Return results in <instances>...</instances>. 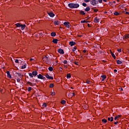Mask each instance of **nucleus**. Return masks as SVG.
Listing matches in <instances>:
<instances>
[{"instance_id":"nucleus-1","label":"nucleus","mask_w":129,"mask_h":129,"mask_svg":"<svg viewBox=\"0 0 129 129\" xmlns=\"http://www.w3.org/2000/svg\"><path fill=\"white\" fill-rule=\"evenodd\" d=\"M68 7L69 8L73 9L79 8L80 6L79 4L70 3L68 4Z\"/></svg>"},{"instance_id":"nucleus-2","label":"nucleus","mask_w":129,"mask_h":129,"mask_svg":"<svg viewBox=\"0 0 129 129\" xmlns=\"http://www.w3.org/2000/svg\"><path fill=\"white\" fill-rule=\"evenodd\" d=\"M38 75V72L37 71H33L32 73H29V76L31 78H32L34 77H36Z\"/></svg>"},{"instance_id":"nucleus-3","label":"nucleus","mask_w":129,"mask_h":129,"mask_svg":"<svg viewBox=\"0 0 129 129\" xmlns=\"http://www.w3.org/2000/svg\"><path fill=\"white\" fill-rule=\"evenodd\" d=\"M17 27H21V30H23L25 27H26V25L25 24H20L19 23H16L15 24Z\"/></svg>"},{"instance_id":"nucleus-4","label":"nucleus","mask_w":129,"mask_h":129,"mask_svg":"<svg viewBox=\"0 0 129 129\" xmlns=\"http://www.w3.org/2000/svg\"><path fill=\"white\" fill-rule=\"evenodd\" d=\"M90 4L92 6H96L97 4H98V2L96 0H91Z\"/></svg>"},{"instance_id":"nucleus-5","label":"nucleus","mask_w":129,"mask_h":129,"mask_svg":"<svg viewBox=\"0 0 129 129\" xmlns=\"http://www.w3.org/2000/svg\"><path fill=\"white\" fill-rule=\"evenodd\" d=\"M37 77H38V79H41V80H45V77H43L41 74H39L38 75H37Z\"/></svg>"},{"instance_id":"nucleus-6","label":"nucleus","mask_w":129,"mask_h":129,"mask_svg":"<svg viewBox=\"0 0 129 129\" xmlns=\"http://www.w3.org/2000/svg\"><path fill=\"white\" fill-rule=\"evenodd\" d=\"M63 24L65 26V27H66L68 29H70V26H71V25L70 24V22H64Z\"/></svg>"},{"instance_id":"nucleus-7","label":"nucleus","mask_w":129,"mask_h":129,"mask_svg":"<svg viewBox=\"0 0 129 129\" xmlns=\"http://www.w3.org/2000/svg\"><path fill=\"white\" fill-rule=\"evenodd\" d=\"M57 52L60 54H63L64 53L63 49L59 48L57 50Z\"/></svg>"},{"instance_id":"nucleus-8","label":"nucleus","mask_w":129,"mask_h":129,"mask_svg":"<svg viewBox=\"0 0 129 129\" xmlns=\"http://www.w3.org/2000/svg\"><path fill=\"white\" fill-rule=\"evenodd\" d=\"M47 14L51 18H53L55 16V14H54L52 12H48Z\"/></svg>"},{"instance_id":"nucleus-9","label":"nucleus","mask_w":129,"mask_h":129,"mask_svg":"<svg viewBox=\"0 0 129 129\" xmlns=\"http://www.w3.org/2000/svg\"><path fill=\"white\" fill-rule=\"evenodd\" d=\"M128 38H129V34L123 36V39H127Z\"/></svg>"},{"instance_id":"nucleus-10","label":"nucleus","mask_w":129,"mask_h":129,"mask_svg":"<svg viewBox=\"0 0 129 129\" xmlns=\"http://www.w3.org/2000/svg\"><path fill=\"white\" fill-rule=\"evenodd\" d=\"M7 78H9V79H12V76L10 74V71H7Z\"/></svg>"},{"instance_id":"nucleus-11","label":"nucleus","mask_w":129,"mask_h":129,"mask_svg":"<svg viewBox=\"0 0 129 129\" xmlns=\"http://www.w3.org/2000/svg\"><path fill=\"white\" fill-rule=\"evenodd\" d=\"M94 21L95 23H99V19H98L97 17H96L94 18Z\"/></svg>"},{"instance_id":"nucleus-12","label":"nucleus","mask_w":129,"mask_h":129,"mask_svg":"<svg viewBox=\"0 0 129 129\" xmlns=\"http://www.w3.org/2000/svg\"><path fill=\"white\" fill-rule=\"evenodd\" d=\"M42 60H43L45 62H47L48 61V57L45 56L44 57L42 58Z\"/></svg>"},{"instance_id":"nucleus-13","label":"nucleus","mask_w":129,"mask_h":129,"mask_svg":"<svg viewBox=\"0 0 129 129\" xmlns=\"http://www.w3.org/2000/svg\"><path fill=\"white\" fill-rule=\"evenodd\" d=\"M52 42H53L54 44L58 43V39H53L52 41Z\"/></svg>"},{"instance_id":"nucleus-14","label":"nucleus","mask_w":129,"mask_h":129,"mask_svg":"<svg viewBox=\"0 0 129 129\" xmlns=\"http://www.w3.org/2000/svg\"><path fill=\"white\" fill-rule=\"evenodd\" d=\"M60 24V22L59 21H54V25H59Z\"/></svg>"},{"instance_id":"nucleus-15","label":"nucleus","mask_w":129,"mask_h":129,"mask_svg":"<svg viewBox=\"0 0 129 129\" xmlns=\"http://www.w3.org/2000/svg\"><path fill=\"white\" fill-rule=\"evenodd\" d=\"M114 120V117H108V121L112 122Z\"/></svg>"},{"instance_id":"nucleus-16","label":"nucleus","mask_w":129,"mask_h":129,"mask_svg":"<svg viewBox=\"0 0 129 129\" xmlns=\"http://www.w3.org/2000/svg\"><path fill=\"white\" fill-rule=\"evenodd\" d=\"M75 44H76V42H74V41L70 42V45H71V46H73Z\"/></svg>"},{"instance_id":"nucleus-17","label":"nucleus","mask_w":129,"mask_h":129,"mask_svg":"<svg viewBox=\"0 0 129 129\" xmlns=\"http://www.w3.org/2000/svg\"><path fill=\"white\" fill-rule=\"evenodd\" d=\"M116 63L117 64H118V65H120L121 64H122V62L119 60H116Z\"/></svg>"},{"instance_id":"nucleus-18","label":"nucleus","mask_w":129,"mask_h":129,"mask_svg":"<svg viewBox=\"0 0 129 129\" xmlns=\"http://www.w3.org/2000/svg\"><path fill=\"white\" fill-rule=\"evenodd\" d=\"M101 78H102V81H104L105 79L106 78V76L105 75H102Z\"/></svg>"},{"instance_id":"nucleus-19","label":"nucleus","mask_w":129,"mask_h":129,"mask_svg":"<svg viewBox=\"0 0 129 129\" xmlns=\"http://www.w3.org/2000/svg\"><path fill=\"white\" fill-rule=\"evenodd\" d=\"M27 85H29L30 86H34V84L31 82H27Z\"/></svg>"},{"instance_id":"nucleus-20","label":"nucleus","mask_w":129,"mask_h":129,"mask_svg":"<svg viewBox=\"0 0 129 129\" xmlns=\"http://www.w3.org/2000/svg\"><path fill=\"white\" fill-rule=\"evenodd\" d=\"M85 11L86 12H89V11H90V8L89 7H87V8H85Z\"/></svg>"},{"instance_id":"nucleus-21","label":"nucleus","mask_w":129,"mask_h":129,"mask_svg":"<svg viewBox=\"0 0 129 129\" xmlns=\"http://www.w3.org/2000/svg\"><path fill=\"white\" fill-rule=\"evenodd\" d=\"M113 15H114L115 16H118L119 15H120L119 13H118L117 12H115L114 13H113Z\"/></svg>"},{"instance_id":"nucleus-22","label":"nucleus","mask_w":129,"mask_h":129,"mask_svg":"<svg viewBox=\"0 0 129 129\" xmlns=\"http://www.w3.org/2000/svg\"><path fill=\"white\" fill-rule=\"evenodd\" d=\"M90 23V22L88 21H85V20L81 21V23Z\"/></svg>"},{"instance_id":"nucleus-23","label":"nucleus","mask_w":129,"mask_h":129,"mask_svg":"<svg viewBox=\"0 0 129 129\" xmlns=\"http://www.w3.org/2000/svg\"><path fill=\"white\" fill-rule=\"evenodd\" d=\"M111 54L112 57H113L114 59H116V56H115V54L112 52H111Z\"/></svg>"},{"instance_id":"nucleus-24","label":"nucleus","mask_w":129,"mask_h":129,"mask_svg":"<svg viewBox=\"0 0 129 129\" xmlns=\"http://www.w3.org/2000/svg\"><path fill=\"white\" fill-rule=\"evenodd\" d=\"M51 36L52 37H55L56 36V33H55L54 32H53L51 33Z\"/></svg>"},{"instance_id":"nucleus-25","label":"nucleus","mask_w":129,"mask_h":129,"mask_svg":"<svg viewBox=\"0 0 129 129\" xmlns=\"http://www.w3.org/2000/svg\"><path fill=\"white\" fill-rule=\"evenodd\" d=\"M66 103V101H65L64 100H61V104L64 105Z\"/></svg>"},{"instance_id":"nucleus-26","label":"nucleus","mask_w":129,"mask_h":129,"mask_svg":"<svg viewBox=\"0 0 129 129\" xmlns=\"http://www.w3.org/2000/svg\"><path fill=\"white\" fill-rule=\"evenodd\" d=\"M48 70L50 72H52V71H53V68L51 67H48Z\"/></svg>"},{"instance_id":"nucleus-27","label":"nucleus","mask_w":129,"mask_h":129,"mask_svg":"<svg viewBox=\"0 0 129 129\" xmlns=\"http://www.w3.org/2000/svg\"><path fill=\"white\" fill-rule=\"evenodd\" d=\"M102 122H104V123H106V122H107V120L105 119H102Z\"/></svg>"},{"instance_id":"nucleus-28","label":"nucleus","mask_w":129,"mask_h":129,"mask_svg":"<svg viewBox=\"0 0 129 129\" xmlns=\"http://www.w3.org/2000/svg\"><path fill=\"white\" fill-rule=\"evenodd\" d=\"M71 78V74H68V75H67V78L69 79Z\"/></svg>"},{"instance_id":"nucleus-29","label":"nucleus","mask_w":129,"mask_h":129,"mask_svg":"<svg viewBox=\"0 0 129 129\" xmlns=\"http://www.w3.org/2000/svg\"><path fill=\"white\" fill-rule=\"evenodd\" d=\"M25 68H26V64H24V65L22 66V67H21V69H22V70L25 69Z\"/></svg>"},{"instance_id":"nucleus-30","label":"nucleus","mask_w":129,"mask_h":129,"mask_svg":"<svg viewBox=\"0 0 129 129\" xmlns=\"http://www.w3.org/2000/svg\"><path fill=\"white\" fill-rule=\"evenodd\" d=\"M80 14L81 15H85V13L84 12V11H81V12H80Z\"/></svg>"},{"instance_id":"nucleus-31","label":"nucleus","mask_w":129,"mask_h":129,"mask_svg":"<svg viewBox=\"0 0 129 129\" xmlns=\"http://www.w3.org/2000/svg\"><path fill=\"white\" fill-rule=\"evenodd\" d=\"M15 74L17 75L18 76H19L20 78H21V77L22 76V74H20L19 73H16V74Z\"/></svg>"},{"instance_id":"nucleus-32","label":"nucleus","mask_w":129,"mask_h":129,"mask_svg":"<svg viewBox=\"0 0 129 129\" xmlns=\"http://www.w3.org/2000/svg\"><path fill=\"white\" fill-rule=\"evenodd\" d=\"M55 94H56V93H55L54 92H51V95L52 96H53L55 95Z\"/></svg>"},{"instance_id":"nucleus-33","label":"nucleus","mask_w":129,"mask_h":129,"mask_svg":"<svg viewBox=\"0 0 129 129\" xmlns=\"http://www.w3.org/2000/svg\"><path fill=\"white\" fill-rule=\"evenodd\" d=\"M53 86H54L53 84H51L49 85L50 88H52L53 87Z\"/></svg>"},{"instance_id":"nucleus-34","label":"nucleus","mask_w":129,"mask_h":129,"mask_svg":"<svg viewBox=\"0 0 129 129\" xmlns=\"http://www.w3.org/2000/svg\"><path fill=\"white\" fill-rule=\"evenodd\" d=\"M74 64H75L76 66H79V63L78 61H74Z\"/></svg>"},{"instance_id":"nucleus-35","label":"nucleus","mask_w":129,"mask_h":129,"mask_svg":"<svg viewBox=\"0 0 129 129\" xmlns=\"http://www.w3.org/2000/svg\"><path fill=\"white\" fill-rule=\"evenodd\" d=\"M86 83L89 85L91 84V82L89 80H87Z\"/></svg>"},{"instance_id":"nucleus-36","label":"nucleus","mask_w":129,"mask_h":129,"mask_svg":"<svg viewBox=\"0 0 129 129\" xmlns=\"http://www.w3.org/2000/svg\"><path fill=\"white\" fill-rule=\"evenodd\" d=\"M76 50H77V46L74 47V49H73V52H75Z\"/></svg>"},{"instance_id":"nucleus-37","label":"nucleus","mask_w":129,"mask_h":129,"mask_svg":"<svg viewBox=\"0 0 129 129\" xmlns=\"http://www.w3.org/2000/svg\"><path fill=\"white\" fill-rule=\"evenodd\" d=\"M42 106L43 107H47V104H46V103H44L43 104H42Z\"/></svg>"},{"instance_id":"nucleus-38","label":"nucleus","mask_w":129,"mask_h":129,"mask_svg":"<svg viewBox=\"0 0 129 129\" xmlns=\"http://www.w3.org/2000/svg\"><path fill=\"white\" fill-rule=\"evenodd\" d=\"M92 10H94V13H97L98 10L97 9H94V8H92Z\"/></svg>"},{"instance_id":"nucleus-39","label":"nucleus","mask_w":129,"mask_h":129,"mask_svg":"<svg viewBox=\"0 0 129 129\" xmlns=\"http://www.w3.org/2000/svg\"><path fill=\"white\" fill-rule=\"evenodd\" d=\"M31 91H32V88L31 87L28 88V91L30 92Z\"/></svg>"},{"instance_id":"nucleus-40","label":"nucleus","mask_w":129,"mask_h":129,"mask_svg":"<svg viewBox=\"0 0 129 129\" xmlns=\"http://www.w3.org/2000/svg\"><path fill=\"white\" fill-rule=\"evenodd\" d=\"M47 78V79H49V80H52L53 79V78L52 77H49Z\"/></svg>"},{"instance_id":"nucleus-41","label":"nucleus","mask_w":129,"mask_h":129,"mask_svg":"<svg viewBox=\"0 0 129 129\" xmlns=\"http://www.w3.org/2000/svg\"><path fill=\"white\" fill-rule=\"evenodd\" d=\"M15 62L17 63H19V59H16V60H15Z\"/></svg>"},{"instance_id":"nucleus-42","label":"nucleus","mask_w":129,"mask_h":129,"mask_svg":"<svg viewBox=\"0 0 129 129\" xmlns=\"http://www.w3.org/2000/svg\"><path fill=\"white\" fill-rule=\"evenodd\" d=\"M82 5H83V7H87V4H86V3H83L82 4Z\"/></svg>"},{"instance_id":"nucleus-43","label":"nucleus","mask_w":129,"mask_h":129,"mask_svg":"<svg viewBox=\"0 0 129 129\" xmlns=\"http://www.w3.org/2000/svg\"><path fill=\"white\" fill-rule=\"evenodd\" d=\"M92 0H85V3H89Z\"/></svg>"},{"instance_id":"nucleus-44","label":"nucleus","mask_w":129,"mask_h":129,"mask_svg":"<svg viewBox=\"0 0 129 129\" xmlns=\"http://www.w3.org/2000/svg\"><path fill=\"white\" fill-rule=\"evenodd\" d=\"M63 63L68 64V61L67 60H64V61H63Z\"/></svg>"},{"instance_id":"nucleus-45","label":"nucleus","mask_w":129,"mask_h":129,"mask_svg":"<svg viewBox=\"0 0 129 129\" xmlns=\"http://www.w3.org/2000/svg\"><path fill=\"white\" fill-rule=\"evenodd\" d=\"M50 76H49V75H48V74H46V75H45V77L46 78H49Z\"/></svg>"},{"instance_id":"nucleus-46","label":"nucleus","mask_w":129,"mask_h":129,"mask_svg":"<svg viewBox=\"0 0 129 129\" xmlns=\"http://www.w3.org/2000/svg\"><path fill=\"white\" fill-rule=\"evenodd\" d=\"M17 82H18V83H20L21 82V79L18 78Z\"/></svg>"},{"instance_id":"nucleus-47","label":"nucleus","mask_w":129,"mask_h":129,"mask_svg":"<svg viewBox=\"0 0 129 129\" xmlns=\"http://www.w3.org/2000/svg\"><path fill=\"white\" fill-rule=\"evenodd\" d=\"M119 90H120V91H123V89H122V88H119Z\"/></svg>"},{"instance_id":"nucleus-48","label":"nucleus","mask_w":129,"mask_h":129,"mask_svg":"<svg viewBox=\"0 0 129 129\" xmlns=\"http://www.w3.org/2000/svg\"><path fill=\"white\" fill-rule=\"evenodd\" d=\"M118 116H116L114 117V120H118Z\"/></svg>"},{"instance_id":"nucleus-49","label":"nucleus","mask_w":129,"mask_h":129,"mask_svg":"<svg viewBox=\"0 0 129 129\" xmlns=\"http://www.w3.org/2000/svg\"><path fill=\"white\" fill-rule=\"evenodd\" d=\"M103 2V0H98V2H99V3L101 4L102 2Z\"/></svg>"},{"instance_id":"nucleus-50","label":"nucleus","mask_w":129,"mask_h":129,"mask_svg":"<svg viewBox=\"0 0 129 129\" xmlns=\"http://www.w3.org/2000/svg\"><path fill=\"white\" fill-rule=\"evenodd\" d=\"M39 35L40 36H43V33H39Z\"/></svg>"},{"instance_id":"nucleus-51","label":"nucleus","mask_w":129,"mask_h":129,"mask_svg":"<svg viewBox=\"0 0 129 129\" xmlns=\"http://www.w3.org/2000/svg\"><path fill=\"white\" fill-rule=\"evenodd\" d=\"M117 51L118 52H121V49H118Z\"/></svg>"},{"instance_id":"nucleus-52","label":"nucleus","mask_w":129,"mask_h":129,"mask_svg":"<svg viewBox=\"0 0 129 129\" xmlns=\"http://www.w3.org/2000/svg\"><path fill=\"white\" fill-rule=\"evenodd\" d=\"M117 70H114L113 72H114V73H117Z\"/></svg>"},{"instance_id":"nucleus-53","label":"nucleus","mask_w":129,"mask_h":129,"mask_svg":"<svg viewBox=\"0 0 129 129\" xmlns=\"http://www.w3.org/2000/svg\"><path fill=\"white\" fill-rule=\"evenodd\" d=\"M116 117H118V118H120V117H121V115H118Z\"/></svg>"},{"instance_id":"nucleus-54","label":"nucleus","mask_w":129,"mask_h":129,"mask_svg":"<svg viewBox=\"0 0 129 129\" xmlns=\"http://www.w3.org/2000/svg\"><path fill=\"white\" fill-rule=\"evenodd\" d=\"M118 123V121H115L114 122V124H117Z\"/></svg>"},{"instance_id":"nucleus-55","label":"nucleus","mask_w":129,"mask_h":129,"mask_svg":"<svg viewBox=\"0 0 129 129\" xmlns=\"http://www.w3.org/2000/svg\"><path fill=\"white\" fill-rule=\"evenodd\" d=\"M83 52H84V53H86V50H85V49L84 50H83Z\"/></svg>"},{"instance_id":"nucleus-56","label":"nucleus","mask_w":129,"mask_h":129,"mask_svg":"<svg viewBox=\"0 0 129 129\" xmlns=\"http://www.w3.org/2000/svg\"><path fill=\"white\" fill-rule=\"evenodd\" d=\"M87 25H88V27H89V28L91 27V26L90 25V24H88Z\"/></svg>"},{"instance_id":"nucleus-57","label":"nucleus","mask_w":129,"mask_h":129,"mask_svg":"<svg viewBox=\"0 0 129 129\" xmlns=\"http://www.w3.org/2000/svg\"><path fill=\"white\" fill-rule=\"evenodd\" d=\"M33 60H34V59H33V58H30V61H33Z\"/></svg>"},{"instance_id":"nucleus-58","label":"nucleus","mask_w":129,"mask_h":129,"mask_svg":"<svg viewBox=\"0 0 129 129\" xmlns=\"http://www.w3.org/2000/svg\"><path fill=\"white\" fill-rule=\"evenodd\" d=\"M72 94H73V96H75L76 95H75V94L74 93H72Z\"/></svg>"},{"instance_id":"nucleus-59","label":"nucleus","mask_w":129,"mask_h":129,"mask_svg":"<svg viewBox=\"0 0 129 129\" xmlns=\"http://www.w3.org/2000/svg\"><path fill=\"white\" fill-rule=\"evenodd\" d=\"M125 14L129 15V12H125Z\"/></svg>"},{"instance_id":"nucleus-60","label":"nucleus","mask_w":129,"mask_h":129,"mask_svg":"<svg viewBox=\"0 0 129 129\" xmlns=\"http://www.w3.org/2000/svg\"><path fill=\"white\" fill-rule=\"evenodd\" d=\"M103 2H107V0H103Z\"/></svg>"},{"instance_id":"nucleus-61","label":"nucleus","mask_w":129,"mask_h":129,"mask_svg":"<svg viewBox=\"0 0 129 129\" xmlns=\"http://www.w3.org/2000/svg\"><path fill=\"white\" fill-rule=\"evenodd\" d=\"M113 4H116V2H115V1H113Z\"/></svg>"},{"instance_id":"nucleus-62","label":"nucleus","mask_w":129,"mask_h":129,"mask_svg":"<svg viewBox=\"0 0 129 129\" xmlns=\"http://www.w3.org/2000/svg\"><path fill=\"white\" fill-rule=\"evenodd\" d=\"M65 68H68V66H65Z\"/></svg>"},{"instance_id":"nucleus-63","label":"nucleus","mask_w":129,"mask_h":129,"mask_svg":"<svg viewBox=\"0 0 129 129\" xmlns=\"http://www.w3.org/2000/svg\"><path fill=\"white\" fill-rule=\"evenodd\" d=\"M34 81H32V80H31V82H33Z\"/></svg>"},{"instance_id":"nucleus-64","label":"nucleus","mask_w":129,"mask_h":129,"mask_svg":"<svg viewBox=\"0 0 129 129\" xmlns=\"http://www.w3.org/2000/svg\"><path fill=\"white\" fill-rule=\"evenodd\" d=\"M105 14H107V12H105Z\"/></svg>"}]
</instances>
